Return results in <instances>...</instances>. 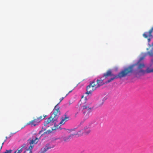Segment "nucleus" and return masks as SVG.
<instances>
[{
	"mask_svg": "<svg viewBox=\"0 0 153 153\" xmlns=\"http://www.w3.org/2000/svg\"><path fill=\"white\" fill-rule=\"evenodd\" d=\"M133 68L134 65H133L125 68L117 75L112 74L111 70H108L99 79H97L96 82L94 81V85L96 88H98L104 83L110 82L115 79L121 78L130 75L133 71ZM94 80L95 81V80Z\"/></svg>",
	"mask_w": 153,
	"mask_h": 153,
	"instance_id": "nucleus-1",
	"label": "nucleus"
},
{
	"mask_svg": "<svg viewBox=\"0 0 153 153\" xmlns=\"http://www.w3.org/2000/svg\"><path fill=\"white\" fill-rule=\"evenodd\" d=\"M59 103L55 107L53 110V112L51 116L44 123V126L42 127V131L47 130V131H51L48 129V127H51L52 130H54L57 129L58 126V119L60 114L59 108L58 106Z\"/></svg>",
	"mask_w": 153,
	"mask_h": 153,
	"instance_id": "nucleus-2",
	"label": "nucleus"
},
{
	"mask_svg": "<svg viewBox=\"0 0 153 153\" xmlns=\"http://www.w3.org/2000/svg\"><path fill=\"white\" fill-rule=\"evenodd\" d=\"M144 59V57H141L137 63L138 67L137 70V74H140L141 75H144L146 74H148L153 72V68H150L148 67L146 70H144L143 68L145 67V65L143 63H140V62Z\"/></svg>",
	"mask_w": 153,
	"mask_h": 153,
	"instance_id": "nucleus-3",
	"label": "nucleus"
},
{
	"mask_svg": "<svg viewBox=\"0 0 153 153\" xmlns=\"http://www.w3.org/2000/svg\"><path fill=\"white\" fill-rule=\"evenodd\" d=\"M82 107L83 116L85 119H87L91 115V108L87 105H83Z\"/></svg>",
	"mask_w": 153,
	"mask_h": 153,
	"instance_id": "nucleus-4",
	"label": "nucleus"
},
{
	"mask_svg": "<svg viewBox=\"0 0 153 153\" xmlns=\"http://www.w3.org/2000/svg\"><path fill=\"white\" fill-rule=\"evenodd\" d=\"M27 145L26 144H24L22 145L21 147L19 148L16 150L13 153H21L24 149H27ZM12 152L11 150H6V151L4 153H11Z\"/></svg>",
	"mask_w": 153,
	"mask_h": 153,
	"instance_id": "nucleus-5",
	"label": "nucleus"
},
{
	"mask_svg": "<svg viewBox=\"0 0 153 153\" xmlns=\"http://www.w3.org/2000/svg\"><path fill=\"white\" fill-rule=\"evenodd\" d=\"M96 88H96L95 85H94V80L87 86V92H86V94H91Z\"/></svg>",
	"mask_w": 153,
	"mask_h": 153,
	"instance_id": "nucleus-6",
	"label": "nucleus"
},
{
	"mask_svg": "<svg viewBox=\"0 0 153 153\" xmlns=\"http://www.w3.org/2000/svg\"><path fill=\"white\" fill-rule=\"evenodd\" d=\"M40 122L37 118L34 119L33 120L27 123L26 125H30L31 126H36L38 125Z\"/></svg>",
	"mask_w": 153,
	"mask_h": 153,
	"instance_id": "nucleus-7",
	"label": "nucleus"
},
{
	"mask_svg": "<svg viewBox=\"0 0 153 153\" xmlns=\"http://www.w3.org/2000/svg\"><path fill=\"white\" fill-rule=\"evenodd\" d=\"M54 147V146L53 145H52L50 143L47 144L46 145L45 148L41 149L40 153H45L48 150L53 148Z\"/></svg>",
	"mask_w": 153,
	"mask_h": 153,
	"instance_id": "nucleus-8",
	"label": "nucleus"
},
{
	"mask_svg": "<svg viewBox=\"0 0 153 153\" xmlns=\"http://www.w3.org/2000/svg\"><path fill=\"white\" fill-rule=\"evenodd\" d=\"M63 116L64 117H62V120L60 122H59L58 121V125L59 124L63 125L65 124L66 122L69 120V116H67L66 113Z\"/></svg>",
	"mask_w": 153,
	"mask_h": 153,
	"instance_id": "nucleus-9",
	"label": "nucleus"
},
{
	"mask_svg": "<svg viewBox=\"0 0 153 153\" xmlns=\"http://www.w3.org/2000/svg\"><path fill=\"white\" fill-rule=\"evenodd\" d=\"M91 132V130L88 128L86 129H85L82 130L78 132L77 134H74L75 135H81L83 133H85L86 134H89Z\"/></svg>",
	"mask_w": 153,
	"mask_h": 153,
	"instance_id": "nucleus-10",
	"label": "nucleus"
},
{
	"mask_svg": "<svg viewBox=\"0 0 153 153\" xmlns=\"http://www.w3.org/2000/svg\"><path fill=\"white\" fill-rule=\"evenodd\" d=\"M152 31L150 29L148 32H146L144 33L143 35V36L145 38H147L148 37L150 38H152L153 36L152 34Z\"/></svg>",
	"mask_w": 153,
	"mask_h": 153,
	"instance_id": "nucleus-11",
	"label": "nucleus"
},
{
	"mask_svg": "<svg viewBox=\"0 0 153 153\" xmlns=\"http://www.w3.org/2000/svg\"><path fill=\"white\" fill-rule=\"evenodd\" d=\"M74 135H75L74 134H71L70 135L67 136V137H62V140L64 141H67V140L70 139V137H71L72 136H73Z\"/></svg>",
	"mask_w": 153,
	"mask_h": 153,
	"instance_id": "nucleus-12",
	"label": "nucleus"
},
{
	"mask_svg": "<svg viewBox=\"0 0 153 153\" xmlns=\"http://www.w3.org/2000/svg\"><path fill=\"white\" fill-rule=\"evenodd\" d=\"M46 116V115H44L43 116H41L40 117H37V118L39 121V122H40L42 120L45 119Z\"/></svg>",
	"mask_w": 153,
	"mask_h": 153,
	"instance_id": "nucleus-13",
	"label": "nucleus"
},
{
	"mask_svg": "<svg viewBox=\"0 0 153 153\" xmlns=\"http://www.w3.org/2000/svg\"><path fill=\"white\" fill-rule=\"evenodd\" d=\"M74 90V89H72V90H71V91H69L68 93L67 94H66V95L65 96V97H61V98H60L59 99V100H60V102H61L63 100V99H64V98L65 97H66L73 90Z\"/></svg>",
	"mask_w": 153,
	"mask_h": 153,
	"instance_id": "nucleus-14",
	"label": "nucleus"
},
{
	"mask_svg": "<svg viewBox=\"0 0 153 153\" xmlns=\"http://www.w3.org/2000/svg\"><path fill=\"white\" fill-rule=\"evenodd\" d=\"M148 54L151 56H153V48L148 52Z\"/></svg>",
	"mask_w": 153,
	"mask_h": 153,
	"instance_id": "nucleus-15",
	"label": "nucleus"
},
{
	"mask_svg": "<svg viewBox=\"0 0 153 153\" xmlns=\"http://www.w3.org/2000/svg\"><path fill=\"white\" fill-rule=\"evenodd\" d=\"M149 38L148 39V42L149 43L150 42V40H151V38H150L149 37Z\"/></svg>",
	"mask_w": 153,
	"mask_h": 153,
	"instance_id": "nucleus-16",
	"label": "nucleus"
},
{
	"mask_svg": "<svg viewBox=\"0 0 153 153\" xmlns=\"http://www.w3.org/2000/svg\"><path fill=\"white\" fill-rule=\"evenodd\" d=\"M4 142H3V143H2V145H1V148H0V150H1V149H2V146H3V144H4Z\"/></svg>",
	"mask_w": 153,
	"mask_h": 153,
	"instance_id": "nucleus-17",
	"label": "nucleus"
},
{
	"mask_svg": "<svg viewBox=\"0 0 153 153\" xmlns=\"http://www.w3.org/2000/svg\"><path fill=\"white\" fill-rule=\"evenodd\" d=\"M78 114V112H76L75 114V117H76L77 116V115Z\"/></svg>",
	"mask_w": 153,
	"mask_h": 153,
	"instance_id": "nucleus-18",
	"label": "nucleus"
},
{
	"mask_svg": "<svg viewBox=\"0 0 153 153\" xmlns=\"http://www.w3.org/2000/svg\"><path fill=\"white\" fill-rule=\"evenodd\" d=\"M11 136H10L9 137H5V138H6V140H7L8 138L10 137Z\"/></svg>",
	"mask_w": 153,
	"mask_h": 153,
	"instance_id": "nucleus-19",
	"label": "nucleus"
},
{
	"mask_svg": "<svg viewBox=\"0 0 153 153\" xmlns=\"http://www.w3.org/2000/svg\"><path fill=\"white\" fill-rule=\"evenodd\" d=\"M151 30H152V31H153V27H152L151 29Z\"/></svg>",
	"mask_w": 153,
	"mask_h": 153,
	"instance_id": "nucleus-20",
	"label": "nucleus"
},
{
	"mask_svg": "<svg viewBox=\"0 0 153 153\" xmlns=\"http://www.w3.org/2000/svg\"><path fill=\"white\" fill-rule=\"evenodd\" d=\"M151 30H152V31H153V27H152L151 29Z\"/></svg>",
	"mask_w": 153,
	"mask_h": 153,
	"instance_id": "nucleus-21",
	"label": "nucleus"
},
{
	"mask_svg": "<svg viewBox=\"0 0 153 153\" xmlns=\"http://www.w3.org/2000/svg\"><path fill=\"white\" fill-rule=\"evenodd\" d=\"M151 62L153 63V59L152 60Z\"/></svg>",
	"mask_w": 153,
	"mask_h": 153,
	"instance_id": "nucleus-22",
	"label": "nucleus"
},
{
	"mask_svg": "<svg viewBox=\"0 0 153 153\" xmlns=\"http://www.w3.org/2000/svg\"><path fill=\"white\" fill-rule=\"evenodd\" d=\"M6 140H6H6H4V142H5V141H6Z\"/></svg>",
	"mask_w": 153,
	"mask_h": 153,
	"instance_id": "nucleus-23",
	"label": "nucleus"
},
{
	"mask_svg": "<svg viewBox=\"0 0 153 153\" xmlns=\"http://www.w3.org/2000/svg\"><path fill=\"white\" fill-rule=\"evenodd\" d=\"M152 45H153V43H152Z\"/></svg>",
	"mask_w": 153,
	"mask_h": 153,
	"instance_id": "nucleus-24",
	"label": "nucleus"
}]
</instances>
